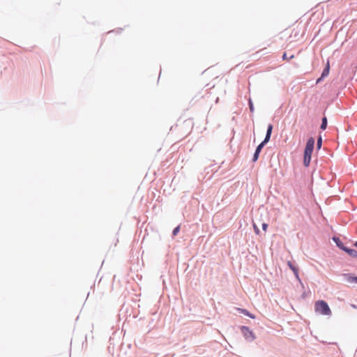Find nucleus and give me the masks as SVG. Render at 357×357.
I'll list each match as a JSON object with an SVG mask.
<instances>
[{"label": "nucleus", "instance_id": "nucleus-2", "mask_svg": "<svg viewBox=\"0 0 357 357\" xmlns=\"http://www.w3.org/2000/svg\"><path fill=\"white\" fill-rule=\"evenodd\" d=\"M315 311L323 315H331V310L327 304V303L324 301H318L315 303L314 305Z\"/></svg>", "mask_w": 357, "mask_h": 357}, {"label": "nucleus", "instance_id": "nucleus-20", "mask_svg": "<svg viewBox=\"0 0 357 357\" xmlns=\"http://www.w3.org/2000/svg\"><path fill=\"white\" fill-rule=\"evenodd\" d=\"M293 58H294V54H292V55L289 58V59H293Z\"/></svg>", "mask_w": 357, "mask_h": 357}, {"label": "nucleus", "instance_id": "nucleus-5", "mask_svg": "<svg viewBox=\"0 0 357 357\" xmlns=\"http://www.w3.org/2000/svg\"><path fill=\"white\" fill-rule=\"evenodd\" d=\"M266 144V143H264V142H262L256 149L255 150V152L254 153V155H253V161H257L258 158H259V153L261 152L262 148L264 147V146Z\"/></svg>", "mask_w": 357, "mask_h": 357}, {"label": "nucleus", "instance_id": "nucleus-16", "mask_svg": "<svg viewBox=\"0 0 357 357\" xmlns=\"http://www.w3.org/2000/svg\"><path fill=\"white\" fill-rule=\"evenodd\" d=\"M267 228H268V224L263 223L262 224V229H263V230L266 231L267 230Z\"/></svg>", "mask_w": 357, "mask_h": 357}, {"label": "nucleus", "instance_id": "nucleus-22", "mask_svg": "<svg viewBox=\"0 0 357 357\" xmlns=\"http://www.w3.org/2000/svg\"><path fill=\"white\" fill-rule=\"evenodd\" d=\"M356 283H357V276L355 278Z\"/></svg>", "mask_w": 357, "mask_h": 357}, {"label": "nucleus", "instance_id": "nucleus-14", "mask_svg": "<svg viewBox=\"0 0 357 357\" xmlns=\"http://www.w3.org/2000/svg\"><path fill=\"white\" fill-rule=\"evenodd\" d=\"M179 231H180V226H178L176 228H174L172 231L173 236L177 235V234L179 232Z\"/></svg>", "mask_w": 357, "mask_h": 357}, {"label": "nucleus", "instance_id": "nucleus-8", "mask_svg": "<svg viewBox=\"0 0 357 357\" xmlns=\"http://www.w3.org/2000/svg\"><path fill=\"white\" fill-rule=\"evenodd\" d=\"M272 130H273V125L269 124L268 126L266 137H265L264 140L263 141L264 143L266 144L269 141L271 135Z\"/></svg>", "mask_w": 357, "mask_h": 357}, {"label": "nucleus", "instance_id": "nucleus-19", "mask_svg": "<svg viewBox=\"0 0 357 357\" xmlns=\"http://www.w3.org/2000/svg\"><path fill=\"white\" fill-rule=\"evenodd\" d=\"M250 109L251 111H253V105L251 102L250 103Z\"/></svg>", "mask_w": 357, "mask_h": 357}, {"label": "nucleus", "instance_id": "nucleus-15", "mask_svg": "<svg viewBox=\"0 0 357 357\" xmlns=\"http://www.w3.org/2000/svg\"><path fill=\"white\" fill-rule=\"evenodd\" d=\"M321 142H322V140H321V138L319 137L317 140V148L318 149H320L321 148Z\"/></svg>", "mask_w": 357, "mask_h": 357}, {"label": "nucleus", "instance_id": "nucleus-9", "mask_svg": "<svg viewBox=\"0 0 357 357\" xmlns=\"http://www.w3.org/2000/svg\"><path fill=\"white\" fill-rule=\"evenodd\" d=\"M333 241L335 242L337 246L344 251V249L347 248L344 245V244L342 243V241L340 240L339 238L333 237Z\"/></svg>", "mask_w": 357, "mask_h": 357}, {"label": "nucleus", "instance_id": "nucleus-4", "mask_svg": "<svg viewBox=\"0 0 357 357\" xmlns=\"http://www.w3.org/2000/svg\"><path fill=\"white\" fill-rule=\"evenodd\" d=\"M329 72H330V63H329V61H327L326 64V68L323 70L321 77L317 80V83L319 82L321 79L327 77L329 74Z\"/></svg>", "mask_w": 357, "mask_h": 357}, {"label": "nucleus", "instance_id": "nucleus-3", "mask_svg": "<svg viewBox=\"0 0 357 357\" xmlns=\"http://www.w3.org/2000/svg\"><path fill=\"white\" fill-rule=\"evenodd\" d=\"M241 331L244 337L248 341H253L256 337L254 333L247 326H242Z\"/></svg>", "mask_w": 357, "mask_h": 357}, {"label": "nucleus", "instance_id": "nucleus-17", "mask_svg": "<svg viewBox=\"0 0 357 357\" xmlns=\"http://www.w3.org/2000/svg\"><path fill=\"white\" fill-rule=\"evenodd\" d=\"M254 229H255V233L257 234H259V228L255 225H254Z\"/></svg>", "mask_w": 357, "mask_h": 357}, {"label": "nucleus", "instance_id": "nucleus-1", "mask_svg": "<svg viewBox=\"0 0 357 357\" xmlns=\"http://www.w3.org/2000/svg\"><path fill=\"white\" fill-rule=\"evenodd\" d=\"M314 139L313 137H310L308 139L305 149L304 152V160L303 163L305 166L307 167L310 165L311 160V155L313 151L314 145Z\"/></svg>", "mask_w": 357, "mask_h": 357}, {"label": "nucleus", "instance_id": "nucleus-6", "mask_svg": "<svg viewBox=\"0 0 357 357\" xmlns=\"http://www.w3.org/2000/svg\"><path fill=\"white\" fill-rule=\"evenodd\" d=\"M287 264H288L289 267L291 268V270L294 272V274L295 277L296 278V279L298 281H301V279L298 275V268L296 267H295L290 261H288Z\"/></svg>", "mask_w": 357, "mask_h": 357}, {"label": "nucleus", "instance_id": "nucleus-18", "mask_svg": "<svg viewBox=\"0 0 357 357\" xmlns=\"http://www.w3.org/2000/svg\"><path fill=\"white\" fill-rule=\"evenodd\" d=\"M283 60H289V58L287 57V53L284 52L282 55Z\"/></svg>", "mask_w": 357, "mask_h": 357}, {"label": "nucleus", "instance_id": "nucleus-11", "mask_svg": "<svg viewBox=\"0 0 357 357\" xmlns=\"http://www.w3.org/2000/svg\"><path fill=\"white\" fill-rule=\"evenodd\" d=\"M237 310L238 312H240L241 313L252 318V319H255V316L251 313H250L247 310L245 309H242V308H238Z\"/></svg>", "mask_w": 357, "mask_h": 357}, {"label": "nucleus", "instance_id": "nucleus-12", "mask_svg": "<svg viewBox=\"0 0 357 357\" xmlns=\"http://www.w3.org/2000/svg\"><path fill=\"white\" fill-rule=\"evenodd\" d=\"M344 277L345 280L349 283H356L355 276H352L351 274H344Z\"/></svg>", "mask_w": 357, "mask_h": 357}, {"label": "nucleus", "instance_id": "nucleus-10", "mask_svg": "<svg viewBox=\"0 0 357 357\" xmlns=\"http://www.w3.org/2000/svg\"><path fill=\"white\" fill-rule=\"evenodd\" d=\"M344 251L347 254H349L351 257H354V258H357V251L356 250L349 249V248H346L344 249Z\"/></svg>", "mask_w": 357, "mask_h": 357}, {"label": "nucleus", "instance_id": "nucleus-7", "mask_svg": "<svg viewBox=\"0 0 357 357\" xmlns=\"http://www.w3.org/2000/svg\"><path fill=\"white\" fill-rule=\"evenodd\" d=\"M272 130H273V125L269 124L268 126L266 137H265L264 140L263 141L264 143L266 144L269 141L271 135Z\"/></svg>", "mask_w": 357, "mask_h": 357}, {"label": "nucleus", "instance_id": "nucleus-21", "mask_svg": "<svg viewBox=\"0 0 357 357\" xmlns=\"http://www.w3.org/2000/svg\"><path fill=\"white\" fill-rule=\"evenodd\" d=\"M354 245L357 247V241L354 243Z\"/></svg>", "mask_w": 357, "mask_h": 357}, {"label": "nucleus", "instance_id": "nucleus-13", "mask_svg": "<svg viewBox=\"0 0 357 357\" xmlns=\"http://www.w3.org/2000/svg\"><path fill=\"white\" fill-rule=\"evenodd\" d=\"M326 126H327V119L326 117H324L322 119V123H321V129L325 130L326 128Z\"/></svg>", "mask_w": 357, "mask_h": 357}]
</instances>
